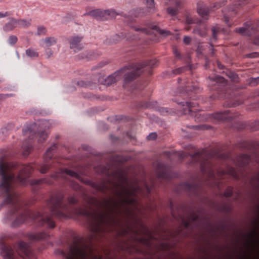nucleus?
I'll list each match as a JSON object with an SVG mask.
<instances>
[{
    "label": "nucleus",
    "mask_w": 259,
    "mask_h": 259,
    "mask_svg": "<svg viewBox=\"0 0 259 259\" xmlns=\"http://www.w3.org/2000/svg\"><path fill=\"white\" fill-rule=\"evenodd\" d=\"M114 187L115 197L102 201V210L94 212L91 217V229L98 232L105 229L107 224H115L117 222L116 215H123L127 218L135 220L137 213L136 200L134 195L140 191L139 186L129 187L125 183L117 185L106 184L102 189Z\"/></svg>",
    "instance_id": "nucleus-1"
},
{
    "label": "nucleus",
    "mask_w": 259,
    "mask_h": 259,
    "mask_svg": "<svg viewBox=\"0 0 259 259\" xmlns=\"http://www.w3.org/2000/svg\"><path fill=\"white\" fill-rule=\"evenodd\" d=\"M156 63V61L152 60L133 64L130 66L131 70L127 71L125 73L121 70L115 72L112 75L108 76L105 79V83L107 85L111 84L119 80L123 76L124 77L125 81H130L136 77L140 75V74L143 72V69L144 67L147 65L153 66Z\"/></svg>",
    "instance_id": "nucleus-2"
},
{
    "label": "nucleus",
    "mask_w": 259,
    "mask_h": 259,
    "mask_svg": "<svg viewBox=\"0 0 259 259\" xmlns=\"http://www.w3.org/2000/svg\"><path fill=\"white\" fill-rule=\"evenodd\" d=\"M0 176L2 177V182L0 185V189L8 192L11 188L13 175L11 171V166L4 159L0 158Z\"/></svg>",
    "instance_id": "nucleus-3"
},
{
    "label": "nucleus",
    "mask_w": 259,
    "mask_h": 259,
    "mask_svg": "<svg viewBox=\"0 0 259 259\" xmlns=\"http://www.w3.org/2000/svg\"><path fill=\"white\" fill-rule=\"evenodd\" d=\"M49 127V122L46 121H39L37 123H31L27 125L23 130V133L26 135L29 133L38 132L39 141L42 142L47 138L48 134L46 130Z\"/></svg>",
    "instance_id": "nucleus-4"
},
{
    "label": "nucleus",
    "mask_w": 259,
    "mask_h": 259,
    "mask_svg": "<svg viewBox=\"0 0 259 259\" xmlns=\"http://www.w3.org/2000/svg\"><path fill=\"white\" fill-rule=\"evenodd\" d=\"M146 229L141 226L134 227L132 226H128L123 230V233H129L135 240L146 243V240L142 236L143 234L146 233Z\"/></svg>",
    "instance_id": "nucleus-5"
},
{
    "label": "nucleus",
    "mask_w": 259,
    "mask_h": 259,
    "mask_svg": "<svg viewBox=\"0 0 259 259\" xmlns=\"http://www.w3.org/2000/svg\"><path fill=\"white\" fill-rule=\"evenodd\" d=\"M70 48L77 52L83 48L82 37L79 35L72 36L69 39Z\"/></svg>",
    "instance_id": "nucleus-6"
},
{
    "label": "nucleus",
    "mask_w": 259,
    "mask_h": 259,
    "mask_svg": "<svg viewBox=\"0 0 259 259\" xmlns=\"http://www.w3.org/2000/svg\"><path fill=\"white\" fill-rule=\"evenodd\" d=\"M236 31L241 35L249 36L255 31V28L251 24H245L244 27L236 29Z\"/></svg>",
    "instance_id": "nucleus-7"
},
{
    "label": "nucleus",
    "mask_w": 259,
    "mask_h": 259,
    "mask_svg": "<svg viewBox=\"0 0 259 259\" xmlns=\"http://www.w3.org/2000/svg\"><path fill=\"white\" fill-rule=\"evenodd\" d=\"M1 254L4 259H17L14 254V251L9 246L2 247Z\"/></svg>",
    "instance_id": "nucleus-8"
},
{
    "label": "nucleus",
    "mask_w": 259,
    "mask_h": 259,
    "mask_svg": "<svg viewBox=\"0 0 259 259\" xmlns=\"http://www.w3.org/2000/svg\"><path fill=\"white\" fill-rule=\"evenodd\" d=\"M18 253L23 257H24V255L26 257H30V253L28 248V245L25 242H21L19 243Z\"/></svg>",
    "instance_id": "nucleus-9"
},
{
    "label": "nucleus",
    "mask_w": 259,
    "mask_h": 259,
    "mask_svg": "<svg viewBox=\"0 0 259 259\" xmlns=\"http://www.w3.org/2000/svg\"><path fill=\"white\" fill-rule=\"evenodd\" d=\"M18 26V19L10 18L9 21L4 26V29L6 31L12 30Z\"/></svg>",
    "instance_id": "nucleus-10"
},
{
    "label": "nucleus",
    "mask_w": 259,
    "mask_h": 259,
    "mask_svg": "<svg viewBox=\"0 0 259 259\" xmlns=\"http://www.w3.org/2000/svg\"><path fill=\"white\" fill-rule=\"evenodd\" d=\"M57 42V39L54 37L46 38L41 40V46L44 48H49Z\"/></svg>",
    "instance_id": "nucleus-11"
},
{
    "label": "nucleus",
    "mask_w": 259,
    "mask_h": 259,
    "mask_svg": "<svg viewBox=\"0 0 259 259\" xmlns=\"http://www.w3.org/2000/svg\"><path fill=\"white\" fill-rule=\"evenodd\" d=\"M33 169V167L30 165H28L24 167V168L22 169V171L20 172V175L18 177V179L19 180V181L23 183V179H24V175L29 173L30 171Z\"/></svg>",
    "instance_id": "nucleus-12"
},
{
    "label": "nucleus",
    "mask_w": 259,
    "mask_h": 259,
    "mask_svg": "<svg viewBox=\"0 0 259 259\" xmlns=\"http://www.w3.org/2000/svg\"><path fill=\"white\" fill-rule=\"evenodd\" d=\"M197 12L202 17H205L207 15L208 10L205 5L200 4L197 6Z\"/></svg>",
    "instance_id": "nucleus-13"
},
{
    "label": "nucleus",
    "mask_w": 259,
    "mask_h": 259,
    "mask_svg": "<svg viewBox=\"0 0 259 259\" xmlns=\"http://www.w3.org/2000/svg\"><path fill=\"white\" fill-rule=\"evenodd\" d=\"M213 117L214 118L219 120H224L226 118L225 113L222 112H218L214 113L213 115Z\"/></svg>",
    "instance_id": "nucleus-14"
},
{
    "label": "nucleus",
    "mask_w": 259,
    "mask_h": 259,
    "mask_svg": "<svg viewBox=\"0 0 259 259\" xmlns=\"http://www.w3.org/2000/svg\"><path fill=\"white\" fill-rule=\"evenodd\" d=\"M30 24V20H18V26L26 27Z\"/></svg>",
    "instance_id": "nucleus-15"
},
{
    "label": "nucleus",
    "mask_w": 259,
    "mask_h": 259,
    "mask_svg": "<svg viewBox=\"0 0 259 259\" xmlns=\"http://www.w3.org/2000/svg\"><path fill=\"white\" fill-rule=\"evenodd\" d=\"M130 26L132 29L138 32H145L146 29L138 25H131Z\"/></svg>",
    "instance_id": "nucleus-16"
},
{
    "label": "nucleus",
    "mask_w": 259,
    "mask_h": 259,
    "mask_svg": "<svg viewBox=\"0 0 259 259\" xmlns=\"http://www.w3.org/2000/svg\"><path fill=\"white\" fill-rule=\"evenodd\" d=\"M26 54L30 58H35L38 56V53L35 50L31 49L26 50Z\"/></svg>",
    "instance_id": "nucleus-17"
},
{
    "label": "nucleus",
    "mask_w": 259,
    "mask_h": 259,
    "mask_svg": "<svg viewBox=\"0 0 259 259\" xmlns=\"http://www.w3.org/2000/svg\"><path fill=\"white\" fill-rule=\"evenodd\" d=\"M56 148L55 146H53V147H51L49 149H48L46 153L45 154V159H51L52 157V151Z\"/></svg>",
    "instance_id": "nucleus-18"
},
{
    "label": "nucleus",
    "mask_w": 259,
    "mask_h": 259,
    "mask_svg": "<svg viewBox=\"0 0 259 259\" xmlns=\"http://www.w3.org/2000/svg\"><path fill=\"white\" fill-rule=\"evenodd\" d=\"M15 197V194L11 192L7 195L6 200L8 203H11L12 202V199L14 198Z\"/></svg>",
    "instance_id": "nucleus-19"
},
{
    "label": "nucleus",
    "mask_w": 259,
    "mask_h": 259,
    "mask_svg": "<svg viewBox=\"0 0 259 259\" xmlns=\"http://www.w3.org/2000/svg\"><path fill=\"white\" fill-rule=\"evenodd\" d=\"M249 82L252 85H256L259 82V77L250 78Z\"/></svg>",
    "instance_id": "nucleus-20"
},
{
    "label": "nucleus",
    "mask_w": 259,
    "mask_h": 259,
    "mask_svg": "<svg viewBox=\"0 0 259 259\" xmlns=\"http://www.w3.org/2000/svg\"><path fill=\"white\" fill-rule=\"evenodd\" d=\"M146 4L148 8L150 9H153L154 8V0H146Z\"/></svg>",
    "instance_id": "nucleus-21"
},
{
    "label": "nucleus",
    "mask_w": 259,
    "mask_h": 259,
    "mask_svg": "<svg viewBox=\"0 0 259 259\" xmlns=\"http://www.w3.org/2000/svg\"><path fill=\"white\" fill-rule=\"evenodd\" d=\"M85 57L88 59H93L96 57V55L93 52H85Z\"/></svg>",
    "instance_id": "nucleus-22"
},
{
    "label": "nucleus",
    "mask_w": 259,
    "mask_h": 259,
    "mask_svg": "<svg viewBox=\"0 0 259 259\" xmlns=\"http://www.w3.org/2000/svg\"><path fill=\"white\" fill-rule=\"evenodd\" d=\"M17 41V38L16 36L11 35L9 38V42L11 45L15 44Z\"/></svg>",
    "instance_id": "nucleus-23"
},
{
    "label": "nucleus",
    "mask_w": 259,
    "mask_h": 259,
    "mask_svg": "<svg viewBox=\"0 0 259 259\" xmlns=\"http://www.w3.org/2000/svg\"><path fill=\"white\" fill-rule=\"evenodd\" d=\"M193 32L195 34H197L200 36H205L206 33L204 31H201L199 29H195L193 30Z\"/></svg>",
    "instance_id": "nucleus-24"
},
{
    "label": "nucleus",
    "mask_w": 259,
    "mask_h": 259,
    "mask_svg": "<svg viewBox=\"0 0 259 259\" xmlns=\"http://www.w3.org/2000/svg\"><path fill=\"white\" fill-rule=\"evenodd\" d=\"M46 29L44 27H39L37 28V34L38 35H42L45 34Z\"/></svg>",
    "instance_id": "nucleus-25"
},
{
    "label": "nucleus",
    "mask_w": 259,
    "mask_h": 259,
    "mask_svg": "<svg viewBox=\"0 0 259 259\" xmlns=\"http://www.w3.org/2000/svg\"><path fill=\"white\" fill-rule=\"evenodd\" d=\"M167 12L168 14H169L171 15H175L177 13L178 10L176 9H172V8H168L167 9Z\"/></svg>",
    "instance_id": "nucleus-26"
},
{
    "label": "nucleus",
    "mask_w": 259,
    "mask_h": 259,
    "mask_svg": "<svg viewBox=\"0 0 259 259\" xmlns=\"http://www.w3.org/2000/svg\"><path fill=\"white\" fill-rule=\"evenodd\" d=\"M65 172L68 175H70L72 177H78V175L73 171H71L70 170H65Z\"/></svg>",
    "instance_id": "nucleus-27"
},
{
    "label": "nucleus",
    "mask_w": 259,
    "mask_h": 259,
    "mask_svg": "<svg viewBox=\"0 0 259 259\" xmlns=\"http://www.w3.org/2000/svg\"><path fill=\"white\" fill-rule=\"evenodd\" d=\"M219 31V28L217 27H213L212 28V36L214 39L217 38V33Z\"/></svg>",
    "instance_id": "nucleus-28"
},
{
    "label": "nucleus",
    "mask_w": 259,
    "mask_h": 259,
    "mask_svg": "<svg viewBox=\"0 0 259 259\" xmlns=\"http://www.w3.org/2000/svg\"><path fill=\"white\" fill-rule=\"evenodd\" d=\"M229 77L235 81H237L238 76L234 73H230L229 75Z\"/></svg>",
    "instance_id": "nucleus-29"
},
{
    "label": "nucleus",
    "mask_w": 259,
    "mask_h": 259,
    "mask_svg": "<svg viewBox=\"0 0 259 259\" xmlns=\"http://www.w3.org/2000/svg\"><path fill=\"white\" fill-rule=\"evenodd\" d=\"M157 137V134L156 133H152L149 134L148 136V139L149 140H155Z\"/></svg>",
    "instance_id": "nucleus-30"
},
{
    "label": "nucleus",
    "mask_w": 259,
    "mask_h": 259,
    "mask_svg": "<svg viewBox=\"0 0 259 259\" xmlns=\"http://www.w3.org/2000/svg\"><path fill=\"white\" fill-rule=\"evenodd\" d=\"M48 166L47 165H42L40 169V171L41 173L42 174H44L45 172H46L47 171V170L48 169Z\"/></svg>",
    "instance_id": "nucleus-31"
},
{
    "label": "nucleus",
    "mask_w": 259,
    "mask_h": 259,
    "mask_svg": "<svg viewBox=\"0 0 259 259\" xmlns=\"http://www.w3.org/2000/svg\"><path fill=\"white\" fill-rule=\"evenodd\" d=\"M46 220L47 222L48 223V225L50 227L53 228L54 227V223L53 221H52L49 218H47Z\"/></svg>",
    "instance_id": "nucleus-32"
},
{
    "label": "nucleus",
    "mask_w": 259,
    "mask_h": 259,
    "mask_svg": "<svg viewBox=\"0 0 259 259\" xmlns=\"http://www.w3.org/2000/svg\"><path fill=\"white\" fill-rule=\"evenodd\" d=\"M186 21V23L189 24H192L193 23V19L191 17L188 16H187Z\"/></svg>",
    "instance_id": "nucleus-33"
},
{
    "label": "nucleus",
    "mask_w": 259,
    "mask_h": 259,
    "mask_svg": "<svg viewBox=\"0 0 259 259\" xmlns=\"http://www.w3.org/2000/svg\"><path fill=\"white\" fill-rule=\"evenodd\" d=\"M184 42L186 44H189L191 41V38L189 36H185L183 39Z\"/></svg>",
    "instance_id": "nucleus-34"
},
{
    "label": "nucleus",
    "mask_w": 259,
    "mask_h": 259,
    "mask_svg": "<svg viewBox=\"0 0 259 259\" xmlns=\"http://www.w3.org/2000/svg\"><path fill=\"white\" fill-rule=\"evenodd\" d=\"M76 201V199L74 198V197H70L69 199H68V202L70 203H74Z\"/></svg>",
    "instance_id": "nucleus-35"
},
{
    "label": "nucleus",
    "mask_w": 259,
    "mask_h": 259,
    "mask_svg": "<svg viewBox=\"0 0 259 259\" xmlns=\"http://www.w3.org/2000/svg\"><path fill=\"white\" fill-rule=\"evenodd\" d=\"M26 218V216L25 215H23L22 217V219H21V220L20 221V222L18 223H17V224H14V225H19L20 224H21L22 223H23L24 221V219L25 218Z\"/></svg>",
    "instance_id": "nucleus-36"
},
{
    "label": "nucleus",
    "mask_w": 259,
    "mask_h": 259,
    "mask_svg": "<svg viewBox=\"0 0 259 259\" xmlns=\"http://www.w3.org/2000/svg\"><path fill=\"white\" fill-rule=\"evenodd\" d=\"M232 191L231 190H228V191L226 192L225 193V195L226 197H229L232 195Z\"/></svg>",
    "instance_id": "nucleus-37"
},
{
    "label": "nucleus",
    "mask_w": 259,
    "mask_h": 259,
    "mask_svg": "<svg viewBox=\"0 0 259 259\" xmlns=\"http://www.w3.org/2000/svg\"><path fill=\"white\" fill-rule=\"evenodd\" d=\"M257 54L256 53H252V54H250L248 55V57H250V58H254V57H257Z\"/></svg>",
    "instance_id": "nucleus-38"
},
{
    "label": "nucleus",
    "mask_w": 259,
    "mask_h": 259,
    "mask_svg": "<svg viewBox=\"0 0 259 259\" xmlns=\"http://www.w3.org/2000/svg\"><path fill=\"white\" fill-rule=\"evenodd\" d=\"M8 15V14L7 12H5V13H3L2 12H0V18L5 17L6 16H7Z\"/></svg>",
    "instance_id": "nucleus-39"
},
{
    "label": "nucleus",
    "mask_w": 259,
    "mask_h": 259,
    "mask_svg": "<svg viewBox=\"0 0 259 259\" xmlns=\"http://www.w3.org/2000/svg\"><path fill=\"white\" fill-rule=\"evenodd\" d=\"M114 37L115 38V41L111 42L112 43L116 42V41H118L120 39L118 35H115Z\"/></svg>",
    "instance_id": "nucleus-40"
},
{
    "label": "nucleus",
    "mask_w": 259,
    "mask_h": 259,
    "mask_svg": "<svg viewBox=\"0 0 259 259\" xmlns=\"http://www.w3.org/2000/svg\"><path fill=\"white\" fill-rule=\"evenodd\" d=\"M183 224L184 225V226L185 227H188L189 226V223L186 222V221H184L183 222Z\"/></svg>",
    "instance_id": "nucleus-41"
},
{
    "label": "nucleus",
    "mask_w": 259,
    "mask_h": 259,
    "mask_svg": "<svg viewBox=\"0 0 259 259\" xmlns=\"http://www.w3.org/2000/svg\"><path fill=\"white\" fill-rule=\"evenodd\" d=\"M52 54H53L52 52L50 51L47 53V55L48 57H50V56H52Z\"/></svg>",
    "instance_id": "nucleus-42"
},
{
    "label": "nucleus",
    "mask_w": 259,
    "mask_h": 259,
    "mask_svg": "<svg viewBox=\"0 0 259 259\" xmlns=\"http://www.w3.org/2000/svg\"><path fill=\"white\" fill-rule=\"evenodd\" d=\"M255 44L259 45V36L256 38Z\"/></svg>",
    "instance_id": "nucleus-43"
},
{
    "label": "nucleus",
    "mask_w": 259,
    "mask_h": 259,
    "mask_svg": "<svg viewBox=\"0 0 259 259\" xmlns=\"http://www.w3.org/2000/svg\"><path fill=\"white\" fill-rule=\"evenodd\" d=\"M174 53L176 56L178 55V51L177 50H175Z\"/></svg>",
    "instance_id": "nucleus-44"
},
{
    "label": "nucleus",
    "mask_w": 259,
    "mask_h": 259,
    "mask_svg": "<svg viewBox=\"0 0 259 259\" xmlns=\"http://www.w3.org/2000/svg\"><path fill=\"white\" fill-rule=\"evenodd\" d=\"M105 13L106 14H109V11H105Z\"/></svg>",
    "instance_id": "nucleus-45"
},
{
    "label": "nucleus",
    "mask_w": 259,
    "mask_h": 259,
    "mask_svg": "<svg viewBox=\"0 0 259 259\" xmlns=\"http://www.w3.org/2000/svg\"><path fill=\"white\" fill-rule=\"evenodd\" d=\"M220 79L221 80L223 79V78L220 77Z\"/></svg>",
    "instance_id": "nucleus-46"
},
{
    "label": "nucleus",
    "mask_w": 259,
    "mask_h": 259,
    "mask_svg": "<svg viewBox=\"0 0 259 259\" xmlns=\"http://www.w3.org/2000/svg\"><path fill=\"white\" fill-rule=\"evenodd\" d=\"M219 67L220 68H221V67H222V66H220V65H219Z\"/></svg>",
    "instance_id": "nucleus-47"
}]
</instances>
